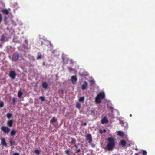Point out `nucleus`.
Returning <instances> with one entry per match:
<instances>
[{
  "label": "nucleus",
  "mask_w": 155,
  "mask_h": 155,
  "mask_svg": "<svg viewBox=\"0 0 155 155\" xmlns=\"http://www.w3.org/2000/svg\"><path fill=\"white\" fill-rule=\"evenodd\" d=\"M50 48V51L51 52L54 54V55L57 56L58 55V52L56 49H53V46L52 44L51 43V42L49 41V48Z\"/></svg>",
  "instance_id": "2"
},
{
  "label": "nucleus",
  "mask_w": 155,
  "mask_h": 155,
  "mask_svg": "<svg viewBox=\"0 0 155 155\" xmlns=\"http://www.w3.org/2000/svg\"><path fill=\"white\" fill-rule=\"evenodd\" d=\"M81 106V104L77 102L76 103V107L77 108H78V109H80Z\"/></svg>",
  "instance_id": "23"
},
{
  "label": "nucleus",
  "mask_w": 155,
  "mask_h": 155,
  "mask_svg": "<svg viewBox=\"0 0 155 155\" xmlns=\"http://www.w3.org/2000/svg\"><path fill=\"white\" fill-rule=\"evenodd\" d=\"M16 74L15 72L13 71H11L9 74V75L10 78L13 79H14L16 76Z\"/></svg>",
  "instance_id": "5"
},
{
  "label": "nucleus",
  "mask_w": 155,
  "mask_h": 155,
  "mask_svg": "<svg viewBox=\"0 0 155 155\" xmlns=\"http://www.w3.org/2000/svg\"><path fill=\"white\" fill-rule=\"evenodd\" d=\"M88 84L86 81H85L82 85L81 88L82 90H84L86 89L87 86Z\"/></svg>",
  "instance_id": "11"
},
{
  "label": "nucleus",
  "mask_w": 155,
  "mask_h": 155,
  "mask_svg": "<svg viewBox=\"0 0 155 155\" xmlns=\"http://www.w3.org/2000/svg\"><path fill=\"white\" fill-rule=\"evenodd\" d=\"M117 135L120 137H123L124 136V134L123 132L119 131L117 132Z\"/></svg>",
  "instance_id": "17"
},
{
  "label": "nucleus",
  "mask_w": 155,
  "mask_h": 155,
  "mask_svg": "<svg viewBox=\"0 0 155 155\" xmlns=\"http://www.w3.org/2000/svg\"><path fill=\"white\" fill-rule=\"evenodd\" d=\"M115 139L113 137H109L107 139L108 143L107 145V149L108 151L112 150L115 147Z\"/></svg>",
  "instance_id": "1"
},
{
  "label": "nucleus",
  "mask_w": 155,
  "mask_h": 155,
  "mask_svg": "<svg viewBox=\"0 0 155 155\" xmlns=\"http://www.w3.org/2000/svg\"><path fill=\"white\" fill-rule=\"evenodd\" d=\"M1 41L5 42V37L4 35H2V36L1 38Z\"/></svg>",
  "instance_id": "26"
},
{
  "label": "nucleus",
  "mask_w": 155,
  "mask_h": 155,
  "mask_svg": "<svg viewBox=\"0 0 155 155\" xmlns=\"http://www.w3.org/2000/svg\"><path fill=\"white\" fill-rule=\"evenodd\" d=\"M1 144L4 146H6L7 145V143L6 142L5 139L4 138H1Z\"/></svg>",
  "instance_id": "8"
},
{
  "label": "nucleus",
  "mask_w": 155,
  "mask_h": 155,
  "mask_svg": "<svg viewBox=\"0 0 155 155\" xmlns=\"http://www.w3.org/2000/svg\"><path fill=\"white\" fill-rule=\"evenodd\" d=\"M9 142H10V145L11 146L12 145H13V142H12V140H9Z\"/></svg>",
  "instance_id": "38"
},
{
  "label": "nucleus",
  "mask_w": 155,
  "mask_h": 155,
  "mask_svg": "<svg viewBox=\"0 0 155 155\" xmlns=\"http://www.w3.org/2000/svg\"><path fill=\"white\" fill-rule=\"evenodd\" d=\"M87 125V124L86 123H82L81 124V125L82 126H85Z\"/></svg>",
  "instance_id": "39"
},
{
  "label": "nucleus",
  "mask_w": 155,
  "mask_h": 155,
  "mask_svg": "<svg viewBox=\"0 0 155 155\" xmlns=\"http://www.w3.org/2000/svg\"><path fill=\"white\" fill-rule=\"evenodd\" d=\"M13 155H19V153H14Z\"/></svg>",
  "instance_id": "40"
},
{
  "label": "nucleus",
  "mask_w": 155,
  "mask_h": 155,
  "mask_svg": "<svg viewBox=\"0 0 155 155\" xmlns=\"http://www.w3.org/2000/svg\"><path fill=\"white\" fill-rule=\"evenodd\" d=\"M38 55L37 57V59L38 60L41 58V55L40 52H38L37 54Z\"/></svg>",
  "instance_id": "20"
},
{
  "label": "nucleus",
  "mask_w": 155,
  "mask_h": 155,
  "mask_svg": "<svg viewBox=\"0 0 155 155\" xmlns=\"http://www.w3.org/2000/svg\"><path fill=\"white\" fill-rule=\"evenodd\" d=\"M2 21V15L0 14V23Z\"/></svg>",
  "instance_id": "36"
},
{
  "label": "nucleus",
  "mask_w": 155,
  "mask_h": 155,
  "mask_svg": "<svg viewBox=\"0 0 155 155\" xmlns=\"http://www.w3.org/2000/svg\"><path fill=\"white\" fill-rule=\"evenodd\" d=\"M101 99L97 96L95 98V102L96 103H100L101 102Z\"/></svg>",
  "instance_id": "15"
},
{
  "label": "nucleus",
  "mask_w": 155,
  "mask_h": 155,
  "mask_svg": "<svg viewBox=\"0 0 155 155\" xmlns=\"http://www.w3.org/2000/svg\"><path fill=\"white\" fill-rule=\"evenodd\" d=\"M23 95V93L21 91H19L18 94V96L19 97H21Z\"/></svg>",
  "instance_id": "24"
},
{
  "label": "nucleus",
  "mask_w": 155,
  "mask_h": 155,
  "mask_svg": "<svg viewBox=\"0 0 155 155\" xmlns=\"http://www.w3.org/2000/svg\"><path fill=\"white\" fill-rule=\"evenodd\" d=\"M19 58V54L18 53H14L12 57V61L16 62L17 61Z\"/></svg>",
  "instance_id": "3"
},
{
  "label": "nucleus",
  "mask_w": 155,
  "mask_h": 155,
  "mask_svg": "<svg viewBox=\"0 0 155 155\" xmlns=\"http://www.w3.org/2000/svg\"><path fill=\"white\" fill-rule=\"evenodd\" d=\"M84 100V97H80L78 99L79 101L80 102L83 103Z\"/></svg>",
  "instance_id": "21"
},
{
  "label": "nucleus",
  "mask_w": 155,
  "mask_h": 155,
  "mask_svg": "<svg viewBox=\"0 0 155 155\" xmlns=\"http://www.w3.org/2000/svg\"><path fill=\"white\" fill-rule=\"evenodd\" d=\"M2 12L4 14L8 15L9 13L8 11L6 9H3L2 10Z\"/></svg>",
  "instance_id": "18"
},
{
  "label": "nucleus",
  "mask_w": 155,
  "mask_h": 155,
  "mask_svg": "<svg viewBox=\"0 0 155 155\" xmlns=\"http://www.w3.org/2000/svg\"><path fill=\"white\" fill-rule=\"evenodd\" d=\"M58 92L60 94H63L64 92V90L62 89H60L58 91Z\"/></svg>",
  "instance_id": "31"
},
{
  "label": "nucleus",
  "mask_w": 155,
  "mask_h": 155,
  "mask_svg": "<svg viewBox=\"0 0 155 155\" xmlns=\"http://www.w3.org/2000/svg\"><path fill=\"white\" fill-rule=\"evenodd\" d=\"M97 96L101 99H103L105 97V94L104 93H99Z\"/></svg>",
  "instance_id": "10"
},
{
  "label": "nucleus",
  "mask_w": 155,
  "mask_h": 155,
  "mask_svg": "<svg viewBox=\"0 0 155 155\" xmlns=\"http://www.w3.org/2000/svg\"><path fill=\"white\" fill-rule=\"evenodd\" d=\"M130 117H131L132 116V115L131 114H130Z\"/></svg>",
  "instance_id": "44"
},
{
  "label": "nucleus",
  "mask_w": 155,
  "mask_h": 155,
  "mask_svg": "<svg viewBox=\"0 0 155 155\" xmlns=\"http://www.w3.org/2000/svg\"><path fill=\"white\" fill-rule=\"evenodd\" d=\"M4 106V103L2 102H0V107H2Z\"/></svg>",
  "instance_id": "33"
},
{
  "label": "nucleus",
  "mask_w": 155,
  "mask_h": 155,
  "mask_svg": "<svg viewBox=\"0 0 155 155\" xmlns=\"http://www.w3.org/2000/svg\"><path fill=\"white\" fill-rule=\"evenodd\" d=\"M74 146L76 148H78V145L77 144H74Z\"/></svg>",
  "instance_id": "41"
},
{
  "label": "nucleus",
  "mask_w": 155,
  "mask_h": 155,
  "mask_svg": "<svg viewBox=\"0 0 155 155\" xmlns=\"http://www.w3.org/2000/svg\"><path fill=\"white\" fill-rule=\"evenodd\" d=\"M1 129L5 134H8L10 130V129L7 127H2Z\"/></svg>",
  "instance_id": "4"
},
{
  "label": "nucleus",
  "mask_w": 155,
  "mask_h": 155,
  "mask_svg": "<svg viewBox=\"0 0 155 155\" xmlns=\"http://www.w3.org/2000/svg\"><path fill=\"white\" fill-rule=\"evenodd\" d=\"M120 144L122 146V147H125L126 145V142L124 140H122L120 141Z\"/></svg>",
  "instance_id": "13"
},
{
  "label": "nucleus",
  "mask_w": 155,
  "mask_h": 155,
  "mask_svg": "<svg viewBox=\"0 0 155 155\" xmlns=\"http://www.w3.org/2000/svg\"><path fill=\"white\" fill-rule=\"evenodd\" d=\"M42 86L45 89H46L48 87V85L45 82H43L42 83Z\"/></svg>",
  "instance_id": "22"
},
{
  "label": "nucleus",
  "mask_w": 155,
  "mask_h": 155,
  "mask_svg": "<svg viewBox=\"0 0 155 155\" xmlns=\"http://www.w3.org/2000/svg\"><path fill=\"white\" fill-rule=\"evenodd\" d=\"M86 140H88V143H91L92 142V137L91 134H88L86 136Z\"/></svg>",
  "instance_id": "6"
},
{
  "label": "nucleus",
  "mask_w": 155,
  "mask_h": 155,
  "mask_svg": "<svg viewBox=\"0 0 155 155\" xmlns=\"http://www.w3.org/2000/svg\"><path fill=\"white\" fill-rule=\"evenodd\" d=\"M70 151L69 150H67L65 151V153L67 155H68L69 154Z\"/></svg>",
  "instance_id": "35"
},
{
  "label": "nucleus",
  "mask_w": 155,
  "mask_h": 155,
  "mask_svg": "<svg viewBox=\"0 0 155 155\" xmlns=\"http://www.w3.org/2000/svg\"><path fill=\"white\" fill-rule=\"evenodd\" d=\"M35 153L36 154L38 155L40 153V151L38 150H36L35 151Z\"/></svg>",
  "instance_id": "28"
},
{
  "label": "nucleus",
  "mask_w": 155,
  "mask_h": 155,
  "mask_svg": "<svg viewBox=\"0 0 155 155\" xmlns=\"http://www.w3.org/2000/svg\"><path fill=\"white\" fill-rule=\"evenodd\" d=\"M71 140V142H69V143L71 145H74L76 143V140L75 139L71 138H70Z\"/></svg>",
  "instance_id": "12"
},
{
  "label": "nucleus",
  "mask_w": 155,
  "mask_h": 155,
  "mask_svg": "<svg viewBox=\"0 0 155 155\" xmlns=\"http://www.w3.org/2000/svg\"><path fill=\"white\" fill-rule=\"evenodd\" d=\"M103 131L104 132H105L106 130H104Z\"/></svg>",
  "instance_id": "43"
},
{
  "label": "nucleus",
  "mask_w": 155,
  "mask_h": 155,
  "mask_svg": "<svg viewBox=\"0 0 155 155\" xmlns=\"http://www.w3.org/2000/svg\"><path fill=\"white\" fill-rule=\"evenodd\" d=\"M90 83V85L91 86L92 84H94L95 81L93 80H90L89 81Z\"/></svg>",
  "instance_id": "25"
},
{
  "label": "nucleus",
  "mask_w": 155,
  "mask_h": 155,
  "mask_svg": "<svg viewBox=\"0 0 155 155\" xmlns=\"http://www.w3.org/2000/svg\"><path fill=\"white\" fill-rule=\"evenodd\" d=\"M68 69L70 71H72V68H68Z\"/></svg>",
  "instance_id": "42"
},
{
  "label": "nucleus",
  "mask_w": 155,
  "mask_h": 155,
  "mask_svg": "<svg viewBox=\"0 0 155 155\" xmlns=\"http://www.w3.org/2000/svg\"><path fill=\"white\" fill-rule=\"evenodd\" d=\"M101 123L102 124L107 123L108 122V120L106 117H104L101 120Z\"/></svg>",
  "instance_id": "9"
},
{
  "label": "nucleus",
  "mask_w": 155,
  "mask_h": 155,
  "mask_svg": "<svg viewBox=\"0 0 155 155\" xmlns=\"http://www.w3.org/2000/svg\"><path fill=\"white\" fill-rule=\"evenodd\" d=\"M80 151H81L80 149H78L76 150V151L75 152V153H78V152H80Z\"/></svg>",
  "instance_id": "37"
},
{
  "label": "nucleus",
  "mask_w": 155,
  "mask_h": 155,
  "mask_svg": "<svg viewBox=\"0 0 155 155\" xmlns=\"http://www.w3.org/2000/svg\"><path fill=\"white\" fill-rule=\"evenodd\" d=\"M71 80L72 83L73 84H75L77 80V78L76 76H72L71 77Z\"/></svg>",
  "instance_id": "7"
},
{
  "label": "nucleus",
  "mask_w": 155,
  "mask_h": 155,
  "mask_svg": "<svg viewBox=\"0 0 155 155\" xmlns=\"http://www.w3.org/2000/svg\"><path fill=\"white\" fill-rule=\"evenodd\" d=\"M12 101L13 103L14 104L16 101V99L14 97L12 99Z\"/></svg>",
  "instance_id": "30"
},
{
  "label": "nucleus",
  "mask_w": 155,
  "mask_h": 155,
  "mask_svg": "<svg viewBox=\"0 0 155 155\" xmlns=\"http://www.w3.org/2000/svg\"><path fill=\"white\" fill-rule=\"evenodd\" d=\"M16 133V131L14 130H12L11 132V135L12 136L14 135Z\"/></svg>",
  "instance_id": "29"
},
{
  "label": "nucleus",
  "mask_w": 155,
  "mask_h": 155,
  "mask_svg": "<svg viewBox=\"0 0 155 155\" xmlns=\"http://www.w3.org/2000/svg\"><path fill=\"white\" fill-rule=\"evenodd\" d=\"M57 119L56 117H53L50 120V123L55 122L57 121Z\"/></svg>",
  "instance_id": "19"
},
{
  "label": "nucleus",
  "mask_w": 155,
  "mask_h": 155,
  "mask_svg": "<svg viewBox=\"0 0 155 155\" xmlns=\"http://www.w3.org/2000/svg\"><path fill=\"white\" fill-rule=\"evenodd\" d=\"M120 123L123 126L125 125V126H127L128 124L127 122H124V121L122 120H120Z\"/></svg>",
  "instance_id": "14"
},
{
  "label": "nucleus",
  "mask_w": 155,
  "mask_h": 155,
  "mask_svg": "<svg viewBox=\"0 0 155 155\" xmlns=\"http://www.w3.org/2000/svg\"><path fill=\"white\" fill-rule=\"evenodd\" d=\"M39 99L42 101H44L45 100V98L43 96L40 97H39Z\"/></svg>",
  "instance_id": "32"
},
{
  "label": "nucleus",
  "mask_w": 155,
  "mask_h": 155,
  "mask_svg": "<svg viewBox=\"0 0 155 155\" xmlns=\"http://www.w3.org/2000/svg\"><path fill=\"white\" fill-rule=\"evenodd\" d=\"M142 153L144 155H146L147 154V152L146 151L143 150V151Z\"/></svg>",
  "instance_id": "34"
},
{
  "label": "nucleus",
  "mask_w": 155,
  "mask_h": 155,
  "mask_svg": "<svg viewBox=\"0 0 155 155\" xmlns=\"http://www.w3.org/2000/svg\"><path fill=\"white\" fill-rule=\"evenodd\" d=\"M7 19V17H5V19Z\"/></svg>",
  "instance_id": "45"
},
{
  "label": "nucleus",
  "mask_w": 155,
  "mask_h": 155,
  "mask_svg": "<svg viewBox=\"0 0 155 155\" xmlns=\"http://www.w3.org/2000/svg\"><path fill=\"white\" fill-rule=\"evenodd\" d=\"M13 123V120H9L8 121L7 124L8 126H12Z\"/></svg>",
  "instance_id": "16"
},
{
  "label": "nucleus",
  "mask_w": 155,
  "mask_h": 155,
  "mask_svg": "<svg viewBox=\"0 0 155 155\" xmlns=\"http://www.w3.org/2000/svg\"><path fill=\"white\" fill-rule=\"evenodd\" d=\"M6 116L8 118H10L12 117V115L10 113H8L7 114Z\"/></svg>",
  "instance_id": "27"
}]
</instances>
